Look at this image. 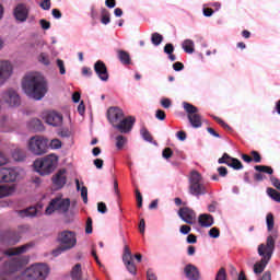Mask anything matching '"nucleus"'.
<instances>
[{
    "label": "nucleus",
    "instance_id": "f257e3e1",
    "mask_svg": "<svg viewBox=\"0 0 280 280\" xmlns=\"http://www.w3.org/2000/svg\"><path fill=\"white\" fill-rule=\"evenodd\" d=\"M22 89L28 97L33 100H43L47 93V81L40 74H28L22 82Z\"/></svg>",
    "mask_w": 280,
    "mask_h": 280
},
{
    "label": "nucleus",
    "instance_id": "f03ea898",
    "mask_svg": "<svg viewBox=\"0 0 280 280\" xmlns=\"http://www.w3.org/2000/svg\"><path fill=\"white\" fill-rule=\"evenodd\" d=\"M277 240V236L269 235L267 237L266 244H260L258 246V255L262 257L260 261H257L254 265V272L255 275H261L264 270H266V267L268 266V262L270 259H272V253H275V241Z\"/></svg>",
    "mask_w": 280,
    "mask_h": 280
},
{
    "label": "nucleus",
    "instance_id": "7ed1b4c3",
    "mask_svg": "<svg viewBox=\"0 0 280 280\" xmlns=\"http://www.w3.org/2000/svg\"><path fill=\"white\" fill-rule=\"evenodd\" d=\"M49 275V267L47 264L36 262L28 267L21 276H18L15 280H46Z\"/></svg>",
    "mask_w": 280,
    "mask_h": 280
},
{
    "label": "nucleus",
    "instance_id": "20e7f679",
    "mask_svg": "<svg viewBox=\"0 0 280 280\" xmlns=\"http://www.w3.org/2000/svg\"><path fill=\"white\" fill-rule=\"evenodd\" d=\"M57 242L60 243V247L52 250L54 257H58V255H61L66 250H71V248H75V245L78 244V237L75 235V232L66 230L58 234Z\"/></svg>",
    "mask_w": 280,
    "mask_h": 280
},
{
    "label": "nucleus",
    "instance_id": "39448f33",
    "mask_svg": "<svg viewBox=\"0 0 280 280\" xmlns=\"http://www.w3.org/2000/svg\"><path fill=\"white\" fill-rule=\"evenodd\" d=\"M188 191L190 196H196V198L209 194V187L202 184V175L198 171L190 173Z\"/></svg>",
    "mask_w": 280,
    "mask_h": 280
},
{
    "label": "nucleus",
    "instance_id": "423d86ee",
    "mask_svg": "<svg viewBox=\"0 0 280 280\" xmlns=\"http://www.w3.org/2000/svg\"><path fill=\"white\" fill-rule=\"evenodd\" d=\"M33 165L40 176H48V174H51V172L56 170V165H58V156L50 154L43 159H37L34 161Z\"/></svg>",
    "mask_w": 280,
    "mask_h": 280
},
{
    "label": "nucleus",
    "instance_id": "0eeeda50",
    "mask_svg": "<svg viewBox=\"0 0 280 280\" xmlns=\"http://www.w3.org/2000/svg\"><path fill=\"white\" fill-rule=\"evenodd\" d=\"M27 148L34 156H43L49 150V140L43 136H33L28 140Z\"/></svg>",
    "mask_w": 280,
    "mask_h": 280
},
{
    "label": "nucleus",
    "instance_id": "6e6552de",
    "mask_svg": "<svg viewBox=\"0 0 280 280\" xmlns=\"http://www.w3.org/2000/svg\"><path fill=\"white\" fill-rule=\"evenodd\" d=\"M133 259H136L138 264H141L143 256L141 254H136L135 256H132L130 247L128 245H125L122 253V262L124 266L127 268L128 272H130V275H137V265H135Z\"/></svg>",
    "mask_w": 280,
    "mask_h": 280
},
{
    "label": "nucleus",
    "instance_id": "1a4fd4ad",
    "mask_svg": "<svg viewBox=\"0 0 280 280\" xmlns=\"http://www.w3.org/2000/svg\"><path fill=\"white\" fill-rule=\"evenodd\" d=\"M69 207H71V199H61L60 197H56L50 200L45 210V214L51 215L55 211H62V213H67V211H69Z\"/></svg>",
    "mask_w": 280,
    "mask_h": 280
},
{
    "label": "nucleus",
    "instance_id": "9d476101",
    "mask_svg": "<svg viewBox=\"0 0 280 280\" xmlns=\"http://www.w3.org/2000/svg\"><path fill=\"white\" fill-rule=\"evenodd\" d=\"M184 110L187 113V118L194 128H202V116L198 114V107L194 106L191 103H183Z\"/></svg>",
    "mask_w": 280,
    "mask_h": 280
},
{
    "label": "nucleus",
    "instance_id": "9b49d317",
    "mask_svg": "<svg viewBox=\"0 0 280 280\" xmlns=\"http://www.w3.org/2000/svg\"><path fill=\"white\" fill-rule=\"evenodd\" d=\"M27 231H30V228H27L25 225L19 226L18 231L16 230H7L1 233L0 240H1V242H5V237H8L7 242L9 244H19V242L21 240V234L27 233Z\"/></svg>",
    "mask_w": 280,
    "mask_h": 280
},
{
    "label": "nucleus",
    "instance_id": "f8f14e48",
    "mask_svg": "<svg viewBox=\"0 0 280 280\" xmlns=\"http://www.w3.org/2000/svg\"><path fill=\"white\" fill-rule=\"evenodd\" d=\"M137 121V118L133 116H128L126 118H121L116 125H114V128L118 130L121 135H128L132 131V128Z\"/></svg>",
    "mask_w": 280,
    "mask_h": 280
},
{
    "label": "nucleus",
    "instance_id": "ddd939ff",
    "mask_svg": "<svg viewBox=\"0 0 280 280\" xmlns=\"http://www.w3.org/2000/svg\"><path fill=\"white\" fill-rule=\"evenodd\" d=\"M34 244L27 243L25 245H22L20 247H11L5 250H0V261L3 259V257H14V255H23V253H27L30 248H32Z\"/></svg>",
    "mask_w": 280,
    "mask_h": 280
},
{
    "label": "nucleus",
    "instance_id": "4468645a",
    "mask_svg": "<svg viewBox=\"0 0 280 280\" xmlns=\"http://www.w3.org/2000/svg\"><path fill=\"white\" fill-rule=\"evenodd\" d=\"M2 100L11 107L21 106V96L13 89H9L2 93Z\"/></svg>",
    "mask_w": 280,
    "mask_h": 280
},
{
    "label": "nucleus",
    "instance_id": "2eb2a0df",
    "mask_svg": "<svg viewBox=\"0 0 280 280\" xmlns=\"http://www.w3.org/2000/svg\"><path fill=\"white\" fill-rule=\"evenodd\" d=\"M219 165H228V167H232L233 170H244V164L236 159V158H231L228 153H224L222 158L218 160Z\"/></svg>",
    "mask_w": 280,
    "mask_h": 280
},
{
    "label": "nucleus",
    "instance_id": "dca6fc26",
    "mask_svg": "<svg viewBox=\"0 0 280 280\" xmlns=\"http://www.w3.org/2000/svg\"><path fill=\"white\" fill-rule=\"evenodd\" d=\"M107 119L114 128V126H116L121 119H124V109L119 107H109L107 110Z\"/></svg>",
    "mask_w": 280,
    "mask_h": 280
},
{
    "label": "nucleus",
    "instance_id": "f3484780",
    "mask_svg": "<svg viewBox=\"0 0 280 280\" xmlns=\"http://www.w3.org/2000/svg\"><path fill=\"white\" fill-rule=\"evenodd\" d=\"M19 178V172L14 168H0V183H14Z\"/></svg>",
    "mask_w": 280,
    "mask_h": 280
},
{
    "label": "nucleus",
    "instance_id": "a211bd4d",
    "mask_svg": "<svg viewBox=\"0 0 280 280\" xmlns=\"http://www.w3.org/2000/svg\"><path fill=\"white\" fill-rule=\"evenodd\" d=\"M177 213L186 224H194L196 222V212L189 207L180 208Z\"/></svg>",
    "mask_w": 280,
    "mask_h": 280
},
{
    "label": "nucleus",
    "instance_id": "6ab92c4d",
    "mask_svg": "<svg viewBox=\"0 0 280 280\" xmlns=\"http://www.w3.org/2000/svg\"><path fill=\"white\" fill-rule=\"evenodd\" d=\"M94 71L96 75H98L100 80H102V82H108V68L106 67V63H104V61H96L94 63Z\"/></svg>",
    "mask_w": 280,
    "mask_h": 280
},
{
    "label": "nucleus",
    "instance_id": "aec40b11",
    "mask_svg": "<svg viewBox=\"0 0 280 280\" xmlns=\"http://www.w3.org/2000/svg\"><path fill=\"white\" fill-rule=\"evenodd\" d=\"M13 16L16 21H20V23H25V21H27V16H30V11L24 3H20L15 7Z\"/></svg>",
    "mask_w": 280,
    "mask_h": 280
},
{
    "label": "nucleus",
    "instance_id": "412c9836",
    "mask_svg": "<svg viewBox=\"0 0 280 280\" xmlns=\"http://www.w3.org/2000/svg\"><path fill=\"white\" fill-rule=\"evenodd\" d=\"M67 170L61 168L52 177V185L57 187V189H62L67 185Z\"/></svg>",
    "mask_w": 280,
    "mask_h": 280
},
{
    "label": "nucleus",
    "instance_id": "4be33fe9",
    "mask_svg": "<svg viewBox=\"0 0 280 280\" xmlns=\"http://www.w3.org/2000/svg\"><path fill=\"white\" fill-rule=\"evenodd\" d=\"M12 75V63L9 61H0V84H3L5 80Z\"/></svg>",
    "mask_w": 280,
    "mask_h": 280
},
{
    "label": "nucleus",
    "instance_id": "5701e85b",
    "mask_svg": "<svg viewBox=\"0 0 280 280\" xmlns=\"http://www.w3.org/2000/svg\"><path fill=\"white\" fill-rule=\"evenodd\" d=\"M45 121L48 124V126H54L55 128L62 126V115L56 112H50L46 114Z\"/></svg>",
    "mask_w": 280,
    "mask_h": 280
},
{
    "label": "nucleus",
    "instance_id": "b1692460",
    "mask_svg": "<svg viewBox=\"0 0 280 280\" xmlns=\"http://www.w3.org/2000/svg\"><path fill=\"white\" fill-rule=\"evenodd\" d=\"M184 273L189 280H200V270L195 265H186L184 268Z\"/></svg>",
    "mask_w": 280,
    "mask_h": 280
},
{
    "label": "nucleus",
    "instance_id": "393cba45",
    "mask_svg": "<svg viewBox=\"0 0 280 280\" xmlns=\"http://www.w3.org/2000/svg\"><path fill=\"white\" fill-rule=\"evenodd\" d=\"M198 223L203 229H209L210 226H213V215L207 213L200 214Z\"/></svg>",
    "mask_w": 280,
    "mask_h": 280
},
{
    "label": "nucleus",
    "instance_id": "a878e982",
    "mask_svg": "<svg viewBox=\"0 0 280 280\" xmlns=\"http://www.w3.org/2000/svg\"><path fill=\"white\" fill-rule=\"evenodd\" d=\"M116 54L119 62H121L125 66L132 65V58H130V52L117 49Z\"/></svg>",
    "mask_w": 280,
    "mask_h": 280
},
{
    "label": "nucleus",
    "instance_id": "bb28decb",
    "mask_svg": "<svg viewBox=\"0 0 280 280\" xmlns=\"http://www.w3.org/2000/svg\"><path fill=\"white\" fill-rule=\"evenodd\" d=\"M30 130H34V132H43L45 130V126L43 121L38 118H33L27 124Z\"/></svg>",
    "mask_w": 280,
    "mask_h": 280
},
{
    "label": "nucleus",
    "instance_id": "cd10ccee",
    "mask_svg": "<svg viewBox=\"0 0 280 280\" xmlns=\"http://www.w3.org/2000/svg\"><path fill=\"white\" fill-rule=\"evenodd\" d=\"M16 191L14 186L2 185L0 186V198H8V196H12Z\"/></svg>",
    "mask_w": 280,
    "mask_h": 280
},
{
    "label": "nucleus",
    "instance_id": "c85d7f7f",
    "mask_svg": "<svg viewBox=\"0 0 280 280\" xmlns=\"http://www.w3.org/2000/svg\"><path fill=\"white\" fill-rule=\"evenodd\" d=\"M9 272H16V270H20V268L23 266V262L20 260V258H15L11 260L8 265Z\"/></svg>",
    "mask_w": 280,
    "mask_h": 280
},
{
    "label": "nucleus",
    "instance_id": "c756f323",
    "mask_svg": "<svg viewBox=\"0 0 280 280\" xmlns=\"http://www.w3.org/2000/svg\"><path fill=\"white\" fill-rule=\"evenodd\" d=\"M72 280H82V265L77 264L71 271Z\"/></svg>",
    "mask_w": 280,
    "mask_h": 280
},
{
    "label": "nucleus",
    "instance_id": "7c9ffc66",
    "mask_svg": "<svg viewBox=\"0 0 280 280\" xmlns=\"http://www.w3.org/2000/svg\"><path fill=\"white\" fill-rule=\"evenodd\" d=\"M182 47L186 54H194L195 51L194 47H196V45L194 44V40L185 39Z\"/></svg>",
    "mask_w": 280,
    "mask_h": 280
},
{
    "label": "nucleus",
    "instance_id": "2f4dec72",
    "mask_svg": "<svg viewBox=\"0 0 280 280\" xmlns=\"http://www.w3.org/2000/svg\"><path fill=\"white\" fill-rule=\"evenodd\" d=\"M254 170H256V172H260V174H269V176H272V174H275V170L272 168V166L256 165L254 166Z\"/></svg>",
    "mask_w": 280,
    "mask_h": 280
},
{
    "label": "nucleus",
    "instance_id": "473e14b6",
    "mask_svg": "<svg viewBox=\"0 0 280 280\" xmlns=\"http://www.w3.org/2000/svg\"><path fill=\"white\" fill-rule=\"evenodd\" d=\"M101 23L103 25H108V23H110V12H108L106 8L101 9Z\"/></svg>",
    "mask_w": 280,
    "mask_h": 280
},
{
    "label": "nucleus",
    "instance_id": "72a5a7b5",
    "mask_svg": "<svg viewBox=\"0 0 280 280\" xmlns=\"http://www.w3.org/2000/svg\"><path fill=\"white\" fill-rule=\"evenodd\" d=\"M20 213L22 218H34V215L38 213V210L36 209V207H30L25 210H22Z\"/></svg>",
    "mask_w": 280,
    "mask_h": 280
},
{
    "label": "nucleus",
    "instance_id": "f704fd0d",
    "mask_svg": "<svg viewBox=\"0 0 280 280\" xmlns=\"http://www.w3.org/2000/svg\"><path fill=\"white\" fill-rule=\"evenodd\" d=\"M128 143V138L126 136L118 135L116 137V148L117 150H124V145Z\"/></svg>",
    "mask_w": 280,
    "mask_h": 280
},
{
    "label": "nucleus",
    "instance_id": "c9c22d12",
    "mask_svg": "<svg viewBox=\"0 0 280 280\" xmlns=\"http://www.w3.org/2000/svg\"><path fill=\"white\" fill-rule=\"evenodd\" d=\"M140 135H141L142 139H144V141H148L149 143H152V141H153L152 133H150L148 128L142 127L140 129Z\"/></svg>",
    "mask_w": 280,
    "mask_h": 280
},
{
    "label": "nucleus",
    "instance_id": "e433bc0d",
    "mask_svg": "<svg viewBox=\"0 0 280 280\" xmlns=\"http://www.w3.org/2000/svg\"><path fill=\"white\" fill-rule=\"evenodd\" d=\"M151 43L155 47H159V45H161L163 43V35H161L160 33H153L151 35Z\"/></svg>",
    "mask_w": 280,
    "mask_h": 280
},
{
    "label": "nucleus",
    "instance_id": "4c0bfd02",
    "mask_svg": "<svg viewBox=\"0 0 280 280\" xmlns=\"http://www.w3.org/2000/svg\"><path fill=\"white\" fill-rule=\"evenodd\" d=\"M267 222V231H272L275 229V215L272 213H268L266 217Z\"/></svg>",
    "mask_w": 280,
    "mask_h": 280
},
{
    "label": "nucleus",
    "instance_id": "58836bf2",
    "mask_svg": "<svg viewBox=\"0 0 280 280\" xmlns=\"http://www.w3.org/2000/svg\"><path fill=\"white\" fill-rule=\"evenodd\" d=\"M267 194H268V196H270V198H272V200H275L276 202H280V192L279 191H277L273 188H268Z\"/></svg>",
    "mask_w": 280,
    "mask_h": 280
},
{
    "label": "nucleus",
    "instance_id": "ea45409f",
    "mask_svg": "<svg viewBox=\"0 0 280 280\" xmlns=\"http://www.w3.org/2000/svg\"><path fill=\"white\" fill-rule=\"evenodd\" d=\"M13 159H15V161H24L25 152H23L21 149H15L13 152Z\"/></svg>",
    "mask_w": 280,
    "mask_h": 280
},
{
    "label": "nucleus",
    "instance_id": "a19ab883",
    "mask_svg": "<svg viewBox=\"0 0 280 280\" xmlns=\"http://www.w3.org/2000/svg\"><path fill=\"white\" fill-rule=\"evenodd\" d=\"M38 60L42 65H45V67H49V65H51V62L49 61V56H47V54L42 52L38 57Z\"/></svg>",
    "mask_w": 280,
    "mask_h": 280
},
{
    "label": "nucleus",
    "instance_id": "79ce46f5",
    "mask_svg": "<svg viewBox=\"0 0 280 280\" xmlns=\"http://www.w3.org/2000/svg\"><path fill=\"white\" fill-rule=\"evenodd\" d=\"M85 233L88 235H91V233H93V219L91 217H89L86 220Z\"/></svg>",
    "mask_w": 280,
    "mask_h": 280
},
{
    "label": "nucleus",
    "instance_id": "37998d69",
    "mask_svg": "<svg viewBox=\"0 0 280 280\" xmlns=\"http://www.w3.org/2000/svg\"><path fill=\"white\" fill-rule=\"evenodd\" d=\"M81 198L84 205L89 202V188H86V186L81 187Z\"/></svg>",
    "mask_w": 280,
    "mask_h": 280
},
{
    "label": "nucleus",
    "instance_id": "c03bdc74",
    "mask_svg": "<svg viewBox=\"0 0 280 280\" xmlns=\"http://www.w3.org/2000/svg\"><path fill=\"white\" fill-rule=\"evenodd\" d=\"M136 200L138 209H141V207H143V196L139 189L136 190Z\"/></svg>",
    "mask_w": 280,
    "mask_h": 280
},
{
    "label": "nucleus",
    "instance_id": "a18cd8bd",
    "mask_svg": "<svg viewBox=\"0 0 280 280\" xmlns=\"http://www.w3.org/2000/svg\"><path fill=\"white\" fill-rule=\"evenodd\" d=\"M214 280H226V269L220 268Z\"/></svg>",
    "mask_w": 280,
    "mask_h": 280
},
{
    "label": "nucleus",
    "instance_id": "49530a36",
    "mask_svg": "<svg viewBox=\"0 0 280 280\" xmlns=\"http://www.w3.org/2000/svg\"><path fill=\"white\" fill-rule=\"evenodd\" d=\"M250 156L254 163H261V154L258 151H250Z\"/></svg>",
    "mask_w": 280,
    "mask_h": 280
},
{
    "label": "nucleus",
    "instance_id": "de8ad7c7",
    "mask_svg": "<svg viewBox=\"0 0 280 280\" xmlns=\"http://www.w3.org/2000/svg\"><path fill=\"white\" fill-rule=\"evenodd\" d=\"M50 148L52 150H60V148H62V141L58 140V139H54L50 142Z\"/></svg>",
    "mask_w": 280,
    "mask_h": 280
},
{
    "label": "nucleus",
    "instance_id": "09e8293b",
    "mask_svg": "<svg viewBox=\"0 0 280 280\" xmlns=\"http://www.w3.org/2000/svg\"><path fill=\"white\" fill-rule=\"evenodd\" d=\"M57 67L59 68V73L65 75L67 73V69L65 68V61L62 59H57Z\"/></svg>",
    "mask_w": 280,
    "mask_h": 280
},
{
    "label": "nucleus",
    "instance_id": "8fccbe9b",
    "mask_svg": "<svg viewBox=\"0 0 280 280\" xmlns=\"http://www.w3.org/2000/svg\"><path fill=\"white\" fill-rule=\"evenodd\" d=\"M210 237H213L214 240H217V237H220V229L218 228H211L208 232Z\"/></svg>",
    "mask_w": 280,
    "mask_h": 280
},
{
    "label": "nucleus",
    "instance_id": "3c124183",
    "mask_svg": "<svg viewBox=\"0 0 280 280\" xmlns=\"http://www.w3.org/2000/svg\"><path fill=\"white\" fill-rule=\"evenodd\" d=\"M155 117L156 119H159L160 121H165V118L167 117V115L165 114V110L163 109H158L155 112Z\"/></svg>",
    "mask_w": 280,
    "mask_h": 280
},
{
    "label": "nucleus",
    "instance_id": "603ef678",
    "mask_svg": "<svg viewBox=\"0 0 280 280\" xmlns=\"http://www.w3.org/2000/svg\"><path fill=\"white\" fill-rule=\"evenodd\" d=\"M147 280H159V277L154 272V269H148L147 270Z\"/></svg>",
    "mask_w": 280,
    "mask_h": 280
},
{
    "label": "nucleus",
    "instance_id": "864d4df0",
    "mask_svg": "<svg viewBox=\"0 0 280 280\" xmlns=\"http://www.w3.org/2000/svg\"><path fill=\"white\" fill-rule=\"evenodd\" d=\"M163 159H172L174 155V151H172V148H165L162 152Z\"/></svg>",
    "mask_w": 280,
    "mask_h": 280
},
{
    "label": "nucleus",
    "instance_id": "5fc2aeb1",
    "mask_svg": "<svg viewBox=\"0 0 280 280\" xmlns=\"http://www.w3.org/2000/svg\"><path fill=\"white\" fill-rule=\"evenodd\" d=\"M39 25L42 30H50L51 23L45 19L39 20Z\"/></svg>",
    "mask_w": 280,
    "mask_h": 280
},
{
    "label": "nucleus",
    "instance_id": "6e6d98bb",
    "mask_svg": "<svg viewBox=\"0 0 280 280\" xmlns=\"http://www.w3.org/2000/svg\"><path fill=\"white\" fill-rule=\"evenodd\" d=\"M179 233H182V235H189V233H191V226H189V225H182L179 228Z\"/></svg>",
    "mask_w": 280,
    "mask_h": 280
},
{
    "label": "nucleus",
    "instance_id": "4d7b16f0",
    "mask_svg": "<svg viewBox=\"0 0 280 280\" xmlns=\"http://www.w3.org/2000/svg\"><path fill=\"white\" fill-rule=\"evenodd\" d=\"M97 211L98 213H106L108 211V208L106 207L105 202H98L97 203Z\"/></svg>",
    "mask_w": 280,
    "mask_h": 280
},
{
    "label": "nucleus",
    "instance_id": "13d9d810",
    "mask_svg": "<svg viewBox=\"0 0 280 280\" xmlns=\"http://www.w3.org/2000/svg\"><path fill=\"white\" fill-rule=\"evenodd\" d=\"M164 54H167V56L174 54V45L173 44H166L164 46Z\"/></svg>",
    "mask_w": 280,
    "mask_h": 280
},
{
    "label": "nucleus",
    "instance_id": "bf43d9fd",
    "mask_svg": "<svg viewBox=\"0 0 280 280\" xmlns=\"http://www.w3.org/2000/svg\"><path fill=\"white\" fill-rule=\"evenodd\" d=\"M39 5L42 10H51V0H44Z\"/></svg>",
    "mask_w": 280,
    "mask_h": 280
},
{
    "label": "nucleus",
    "instance_id": "052dcab7",
    "mask_svg": "<svg viewBox=\"0 0 280 280\" xmlns=\"http://www.w3.org/2000/svg\"><path fill=\"white\" fill-rule=\"evenodd\" d=\"M186 242L188 244H196V242H198V236H196L195 234H188Z\"/></svg>",
    "mask_w": 280,
    "mask_h": 280
},
{
    "label": "nucleus",
    "instance_id": "680f3d73",
    "mask_svg": "<svg viewBox=\"0 0 280 280\" xmlns=\"http://www.w3.org/2000/svg\"><path fill=\"white\" fill-rule=\"evenodd\" d=\"M161 106L163 108H170L172 106V101L170 98H162Z\"/></svg>",
    "mask_w": 280,
    "mask_h": 280
},
{
    "label": "nucleus",
    "instance_id": "e2e57ef3",
    "mask_svg": "<svg viewBox=\"0 0 280 280\" xmlns=\"http://www.w3.org/2000/svg\"><path fill=\"white\" fill-rule=\"evenodd\" d=\"M173 69L174 71H183V69H185V65H183L180 61H177L173 63Z\"/></svg>",
    "mask_w": 280,
    "mask_h": 280
},
{
    "label": "nucleus",
    "instance_id": "0e129e2a",
    "mask_svg": "<svg viewBox=\"0 0 280 280\" xmlns=\"http://www.w3.org/2000/svg\"><path fill=\"white\" fill-rule=\"evenodd\" d=\"M265 175H262L260 172L254 174V180L256 183H261V180H265Z\"/></svg>",
    "mask_w": 280,
    "mask_h": 280
},
{
    "label": "nucleus",
    "instance_id": "69168bd1",
    "mask_svg": "<svg viewBox=\"0 0 280 280\" xmlns=\"http://www.w3.org/2000/svg\"><path fill=\"white\" fill-rule=\"evenodd\" d=\"M219 176H226L229 174V170L225 166L218 167Z\"/></svg>",
    "mask_w": 280,
    "mask_h": 280
},
{
    "label": "nucleus",
    "instance_id": "338daca9",
    "mask_svg": "<svg viewBox=\"0 0 280 280\" xmlns=\"http://www.w3.org/2000/svg\"><path fill=\"white\" fill-rule=\"evenodd\" d=\"M82 75H88L89 78H91V75H93V70H91V68L84 67L82 69Z\"/></svg>",
    "mask_w": 280,
    "mask_h": 280
},
{
    "label": "nucleus",
    "instance_id": "774afa93",
    "mask_svg": "<svg viewBox=\"0 0 280 280\" xmlns=\"http://www.w3.org/2000/svg\"><path fill=\"white\" fill-rule=\"evenodd\" d=\"M271 183H272L273 187H276V189H279V191H280V182H279V179L273 177V178H271Z\"/></svg>",
    "mask_w": 280,
    "mask_h": 280
}]
</instances>
